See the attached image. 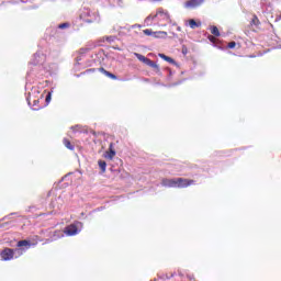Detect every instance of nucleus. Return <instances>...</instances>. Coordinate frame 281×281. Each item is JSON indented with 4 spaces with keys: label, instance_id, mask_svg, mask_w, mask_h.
I'll return each mask as SVG.
<instances>
[{
    "label": "nucleus",
    "instance_id": "nucleus-1",
    "mask_svg": "<svg viewBox=\"0 0 281 281\" xmlns=\"http://www.w3.org/2000/svg\"><path fill=\"white\" fill-rule=\"evenodd\" d=\"M161 186L164 188H189V186H194V180H188L184 178H165L161 180Z\"/></svg>",
    "mask_w": 281,
    "mask_h": 281
},
{
    "label": "nucleus",
    "instance_id": "nucleus-2",
    "mask_svg": "<svg viewBox=\"0 0 281 281\" xmlns=\"http://www.w3.org/2000/svg\"><path fill=\"white\" fill-rule=\"evenodd\" d=\"M15 251H20V250L19 249H12V248H4L0 252L1 260H4V261L12 260L14 258V252Z\"/></svg>",
    "mask_w": 281,
    "mask_h": 281
},
{
    "label": "nucleus",
    "instance_id": "nucleus-3",
    "mask_svg": "<svg viewBox=\"0 0 281 281\" xmlns=\"http://www.w3.org/2000/svg\"><path fill=\"white\" fill-rule=\"evenodd\" d=\"M79 19L85 21V23H93V21H95V19L91 15V10L89 9H83L79 14Z\"/></svg>",
    "mask_w": 281,
    "mask_h": 281
},
{
    "label": "nucleus",
    "instance_id": "nucleus-4",
    "mask_svg": "<svg viewBox=\"0 0 281 281\" xmlns=\"http://www.w3.org/2000/svg\"><path fill=\"white\" fill-rule=\"evenodd\" d=\"M205 3V0H188L184 3V8L188 10H196V8H201Z\"/></svg>",
    "mask_w": 281,
    "mask_h": 281
},
{
    "label": "nucleus",
    "instance_id": "nucleus-5",
    "mask_svg": "<svg viewBox=\"0 0 281 281\" xmlns=\"http://www.w3.org/2000/svg\"><path fill=\"white\" fill-rule=\"evenodd\" d=\"M155 16H157L156 19H158V21H166L167 23H172V20H170V13H168V11H165L164 9H158Z\"/></svg>",
    "mask_w": 281,
    "mask_h": 281
},
{
    "label": "nucleus",
    "instance_id": "nucleus-6",
    "mask_svg": "<svg viewBox=\"0 0 281 281\" xmlns=\"http://www.w3.org/2000/svg\"><path fill=\"white\" fill-rule=\"evenodd\" d=\"M82 232V224L79 221H75L71 224V236H78Z\"/></svg>",
    "mask_w": 281,
    "mask_h": 281
},
{
    "label": "nucleus",
    "instance_id": "nucleus-7",
    "mask_svg": "<svg viewBox=\"0 0 281 281\" xmlns=\"http://www.w3.org/2000/svg\"><path fill=\"white\" fill-rule=\"evenodd\" d=\"M71 236V225L67 226L64 231H56L54 236L60 238V236Z\"/></svg>",
    "mask_w": 281,
    "mask_h": 281
},
{
    "label": "nucleus",
    "instance_id": "nucleus-8",
    "mask_svg": "<svg viewBox=\"0 0 281 281\" xmlns=\"http://www.w3.org/2000/svg\"><path fill=\"white\" fill-rule=\"evenodd\" d=\"M145 65H147V67H151V69L156 70V74H159L160 69H159V65H157L155 61H153L150 58H147L145 60Z\"/></svg>",
    "mask_w": 281,
    "mask_h": 281
},
{
    "label": "nucleus",
    "instance_id": "nucleus-9",
    "mask_svg": "<svg viewBox=\"0 0 281 281\" xmlns=\"http://www.w3.org/2000/svg\"><path fill=\"white\" fill-rule=\"evenodd\" d=\"M105 159H113L115 157V149H113V143L109 146V151L104 154Z\"/></svg>",
    "mask_w": 281,
    "mask_h": 281
},
{
    "label": "nucleus",
    "instance_id": "nucleus-10",
    "mask_svg": "<svg viewBox=\"0 0 281 281\" xmlns=\"http://www.w3.org/2000/svg\"><path fill=\"white\" fill-rule=\"evenodd\" d=\"M158 56H159V58H162V60H166L167 63H170V65H176V66L178 65L177 61L173 58L168 57L164 53H159Z\"/></svg>",
    "mask_w": 281,
    "mask_h": 281
},
{
    "label": "nucleus",
    "instance_id": "nucleus-11",
    "mask_svg": "<svg viewBox=\"0 0 281 281\" xmlns=\"http://www.w3.org/2000/svg\"><path fill=\"white\" fill-rule=\"evenodd\" d=\"M99 71L101 74H103V76H106L108 78H111V80H117V76H115L114 74L108 71L106 69L104 68H99Z\"/></svg>",
    "mask_w": 281,
    "mask_h": 281
},
{
    "label": "nucleus",
    "instance_id": "nucleus-12",
    "mask_svg": "<svg viewBox=\"0 0 281 281\" xmlns=\"http://www.w3.org/2000/svg\"><path fill=\"white\" fill-rule=\"evenodd\" d=\"M89 50H90L89 47L80 48V49L78 50L79 57H77V63H78L79 60H82V58H85V56H87V53H88Z\"/></svg>",
    "mask_w": 281,
    "mask_h": 281
},
{
    "label": "nucleus",
    "instance_id": "nucleus-13",
    "mask_svg": "<svg viewBox=\"0 0 281 281\" xmlns=\"http://www.w3.org/2000/svg\"><path fill=\"white\" fill-rule=\"evenodd\" d=\"M154 38H166L168 36V33L166 31H157L154 32Z\"/></svg>",
    "mask_w": 281,
    "mask_h": 281
},
{
    "label": "nucleus",
    "instance_id": "nucleus-14",
    "mask_svg": "<svg viewBox=\"0 0 281 281\" xmlns=\"http://www.w3.org/2000/svg\"><path fill=\"white\" fill-rule=\"evenodd\" d=\"M16 247H25V249H30L31 247L30 240H26V239L20 240L18 241Z\"/></svg>",
    "mask_w": 281,
    "mask_h": 281
},
{
    "label": "nucleus",
    "instance_id": "nucleus-15",
    "mask_svg": "<svg viewBox=\"0 0 281 281\" xmlns=\"http://www.w3.org/2000/svg\"><path fill=\"white\" fill-rule=\"evenodd\" d=\"M72 133H87V128L80 126V125H75L71 127Z\"/></svg>",
    "mask_w": 281,
    "mask_h": 281
},
{
    "label": "nucleus",
    "instance_id": "nucleus-16",
    "mask_svg": "<svg viewBox=\"0 0 281 281\" xmlns=\"http://www.w3.org/2000/svg\"><path fill=\"white\" fill-rule=\"evenodd\" d=\"M189 25L191 30H195V27H201V22H196L194 19L189 20Z\"/></svg>",
    "mask_w": 281,
    "mask_h": 281
},
{
    "label": "nucleus",
    "instance_id": "nucleus-17",
    "mask_svg": "<svg viewBox=\"0 0 281 281\" xmlns=\"http://www.w3.org/2000/svg\"><path fill=\"white\" fill-rule=\"evenodd\" d=\"M98 165H99V168H100L101 172H106V161L99 160Z\"/></svg>",
    "mask_w": 281,
    "mask_h": 281
},
{
    "label": "nucleus",
    "instance_id": "nucleus-18",
    "mask_svg": "<svg viewBox=\"0 0 281 281\" xmlns=\"http://www.w3.org/2000/svg\"><path fill=\"white\" fill-rule=\"evenodd\" d=\"M155 19H157V16H155V15H148V16L145 19V24H146V25H153V22L155 21Z\"/></svg>",
    "mask_w": 281,
    "mask_h": 281
},
{
    "label": "nucleus",
    "instance_id": "nucleus-19",
    "mask_svg": "<svg viewBox=\"0 0 281 281\" xmlns=\"http://www.w3.org/2000/svg\"><path fill=\"white\" fill-rule=\"evenodd\" d=\"M104 40H105L108 43H115V41H117V36H115V35H110V36H105Z\"/></svg>",
    "mask_w": 281,
    "mask_h": 281
},
{
    "label": "nucleus",
    "instance_id": "nucleus-20",
    "mask_svg": "<svg viewBox=\"0 0 281 281\" xmlns=\"http://www.w3.org/2000/svg\"><path fill=\"white\" fill-rule=\"evenodd\" d=\"M135 56H136L137 59L140 60V63H144V64L146 63V60L148 58V57H146V56L139 54V53H135Z\"/></svg>",
    "mask_w": 281,
    "mask_h": 281
},
{
    "label": "nucleus",
    "instance_id": "nucleus-21",
    "mask_svg": "<svg viewBox=\"0 0 281 281\" xmlns=\"http://www.w3.org/2000/svg\"><path fill=\"white\" fill-rule=\"evenodd\" d=\"M211 33L213 34V36H221V32L218 31V27H216V26L211 27Z\"/></svg>",
    "mask_w": 281,
    "mask_h": 281
},
{
    "label": "nucleus",
    "instance_id": "nucleus-22",
    "mask_svg": "<svg viewBox=\"0 0 281 281\" xmlns=\"http://www.w3.org/2000/svg\"><path fill=\"white\" fill-rule=\"evenodd\" d=\"M250 24H251V25H255V26L260 25V20H258V16H257V15H254V18H252Z\"/></svg>",
    "mask_w": 281,
    "mask_h": 281
},
{
    "label": "nucleus",
    "instance_id": "nucleus-23",
    "mask_svg": "<svg viewBox=\"0 0 281 281\" xmlns=\"http://www.w3.org/2000/svg\"><path fill=\"white\" fill-rule=\"evenodd\" d=\"M143 32H144V34H145L146 36H154V34H155V32H153V30H150V29H146V30H144Z\"/></svg>",
    "mask_w": 281,
    "mask_h": 281
},
{
    "label": "nucleus",
    "instance_id": "nucleus-24",
    "mask_svg": "<svg viewBox=\"0 0 281 281\" xmlns=\"http://www.w3.org/2000/svg\"><path fill=\"white\" fill-rule=\"evenodd\" d=\"M64 144H65L66 148H69V150H71V142H69V139L64 138Z\"/></svg>",
    "mask_w": 281,
    "mask_h": 281
},
{
    "label": "nucleus",
    "instance_id": "nucleus-25",
    "mask_svg": "<svg viewBox=\"0 0 281 281\" xmlns=\"http://www.w3.org/2000/svg\"><path fill=\"white\" fill-rule=\"evenodd\" d=\"M67 27H69V23H63V24H59V25H58V29H59V30H65V29H67Z\"/></svg>",
    "mask_w": 281,
    "mask_h": 281
},
{
    "label": "nucleus",
    "instance_id": "nucleus-26",
    "mask_svg": "<svg viewBox=\"0 0 281 281\" xmlns=\"http://www.w3.org/2000/svg\"><path fill=\"white\" fill-rule=\"evenodd\" d=\"M133 27H135V25H133V26H120V30H126V32H131V30H133Z\"/></svg>",
    "mask_w": 281,
    "mask_h": 281
},
{
    "label": "nucleus",
    "instance_id": "nucleus-27",
    "mask_svg": "<svg viewBox=\"0 0 281 281\" xmlns=\"http://www.w3.org/2000/svg\"><path fill=\"white\" fill-rule=\"evenodd\" d=\"M234 47H236V42L228 43V48L229 49H234Z\"/></svg>",
    "mask_w": 281,
    "mask_h": 281
},
{
    "label": "nucleus",
    "instance_id": "nucleus-28",
    "mask_svg": "<svg viewBox=\"0 0 281 281\" xmlns=\"http://www.w3.org/2000/svg\"><path fill=\"white\" fill-rule=\"evenodd\" d=\"M52 100V93H48L47 95H46V102H49Z\"/></svg>",
    "mask_w": 281,
    "mask_h": 281
},
{
    "label": "nucleus",
    "instance_id": "nucleus-29",
    "mask_svg": "<svg viewBox=\"0 0 281 281\" xmlns=\"http://www.w3.org/2000/svg\"><path fill=\"white\" fill-rule=\"evenodd\" d=\"M112 49H116V52H122V48H120V46H112Z\"/></svg>",
    "mask_w": 281,
    "mask_h": 281
},
{
    "label": "nucleus",
    "instance_id": "nucleus-30",
    "mask_svg": "<svg viewBox=\"0 0 281 281\" xmlns=\"http://www.w3.org/2000/svg\"><path fill=\"white\" fill-rule=\"evenodd\" d=\"M168 71V76H172V70H170V68H166Z\"/></svg>",
    "mask_w": 281,
    "mask_h": 281
},
{
    "label": "nucleus",
    "instance_id": "nucleus-31",
    "mask_svg": "<svg viewBox=\"0 0 281 281\" xmlns=\"http://www.w3.org/2000/svg\"><path fill=\"white\" fill-rule=\"evenodd\" d=\"M182 54L186 56V54H188V49H187V48H183V49H182Z\"/></svg>",
    "mask_w": 281,
    "mask_h": 281
},
{
    "label": "nucleus",
    "instance_id": "nucleus-32",
    "mask_svg": "<svg viewBox=\"0 0 281 281\" xmlns=\"http://www.w3.org/2000/svg\"><path fill=\"white\" fill-rule=\"evenodd\" d=\"M281 21V14L276 18V22Z\"/></svg>",
    "mask_w": 281,
    "mask_h": 281
},
{
    "label": "nucleus",
    "instance_id": "nucleus-33",
    "mask_svg": "<svg viewBox=\"0 0 281 281\" xmlns=\"http://www.w3.org/2000/svg\"><path fill=\"white\" fill-rule=\"evenodd\" d=\"M119 36H124V32L119 31Z\"/></svg>",
    "mask_w": 281,
    "mask_h": 281
},
{
    "label": "nucleus",
    "instance_id": "nucleus-34",
    "mask_svg": "<svg viewBox=\"0 0 281 281\" xmlns=\"http://www.w3.org/2000/svg\"><path fill=\"white\" fill-rule=\"evenodd\" d=\"M119 5H122V0H119Z\"/></svg>",
    "mask_w": 281,
    "mask_h": 281
},
{
    "label": "nucleus",
    "instance_id": "nucleus-35",
    "mask_svg": "<svg viewBox=\"0 0 281 281\" xmlns=\"http://www.w3.org/2000/svg\"><path fill=\"white\" fill-rule=\"evenodd\" d=\"M178 32H181V26H178Z\"/></svg>",
    "mask_w": 281,
    "mask_h": 281
},
{
    "label": "nucleus",
    "instance_id": "nucleus-36",
    "mask_svg": "<svg viewBox=\"0 0 281 281\" xmlns=\"http://www.w3.org/2000/svg\"><path fill=\"white\" fill-rule=\"evenodd\" d=\"M153 1H161V0H153Z\"/></svg>",
    "mask_w": 281,
    "mask_h": 281
},
{
    "label": "nucleus",
    "instance_id": "nucleus-37",
    "mask_svg": "<svg viewBox=\"0 0 281 281\" xmlns=\"http://www.w3.org/2000/svg\"><path fill=\"white\" fill-rule=\"evenodd\" d=\"M71 150H74V146H71Z\"/></svg>",
    "mask_w": 281,
    "mask_h": 281
}]
</instances>
